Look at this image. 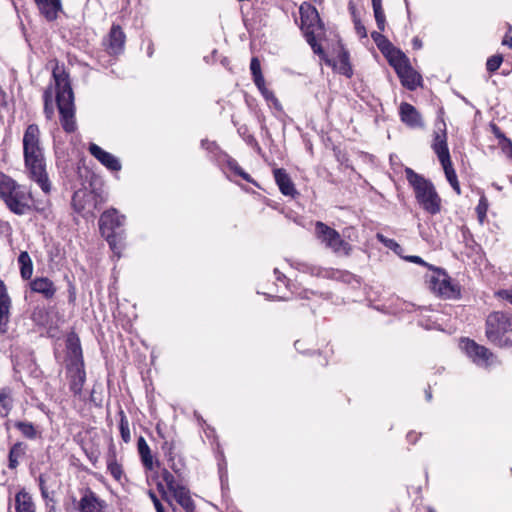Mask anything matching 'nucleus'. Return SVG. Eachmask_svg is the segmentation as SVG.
I'll return each mask as SVG.
<instances>
[{
  "label": "nucleus",
  "mask_w": 512,
  "mask_h": 512,
  "mask_svg": "<svg viewBox=\"0 0 512 512\" xmlns=\"http://www.w3.org/2000/svg\"><path fill=\"white\" fill-rule=\"evenodd\" d=\"M57 103L60 113V122L65 132L72 133L76 130L74 94L71 88L68 74L59 66L53 69V83L44 92V113L47 119L54 115L53 98Z\"/></svg>",
  "instance_id": "obj_1"
},
{
  "label": "nucleus",
  "mask_w": 512,
  "mask_h": 512,
  "mask_svg": "<svg viewBox=\"0 0 512 512\" xmlns=\"http://www.w3.org/2000/svg\"><path fill=\"white\" fill-rule=\"evenodd\" d=\"M23 153L30 178L45 194L50 193L51 184L47 177L43 149L40 145V130L36 124H30L24 132Z\"/></svg>",
  "instance_id": "obj_2"
},
{
  "label": "nucleus",
  "mask_w": 512,
  "mask_h": 512,
  "mask_svg": "<svg viewBox=\"0 0 512 512\" xmlns=\"http://www.w3.org/2000/svg\"><path fill=\"white\" fill-rule=\"evenodd\" d=\"M0 199L16 215H25L32 208V193L8 175L0 174Z\"/></svg>",
  "instance_id": "obj_3"
},
{
  "label": "nucleus",
  "mask_w": 512,
  "mask_h": 512,
  "mask_svg": "<svg viewBox=\"0 0 512 512\" xmlns=\"http://www.w3.org/2000/svg\"><path fill=\"white\" fill-rule=\"evenodd\" d=\"M405 175L420 207L432 215L439 213L442 201L433 183L411 168L405 169Z\"/></svg>",
  "instance_id": "obj_4"
},
{
  "label": "nucleus",
  "mask_w": 512,
  "mask_h": 512,
  "mask_svg": "<svg viewBox=\"0 0 512 512\" xmlns=\"http://www.w3.org/2000/svg\"><path fill=\"white\" fill-rule=\"evenodd\" d=\"M486 336L497 346H512V316L504 312L491 313L486 320Z\"/></svg>",
  "instance_id": "obj_5"
},
{
  "label": "nucleus",
  "mask_w": 512,
  "mask_h": 512,
  "mask_svg": "<svg viewBox=\"0 0 512 512\" xmlns=\"http://www.w3.org/2000/svg\"><path fill=\"white\" fill-rule=\"evenodd\" d=\"M315 234L316 237L325 244L326 247L333 250V252L345 256L350 255L352 250L351 246L341 238L340 234L335 229L322 222H317L315 225Z\"/></svg>",
  "instance_id": "obj_6"
},
{
  "label": "nucleus",
  "mask_w": 512,
  "mask_h": 512,
  "mask_svg": "<svg viewBox=\"0 0 512 512\" xmlns=\"http://www.w3.org/2000/svg\"><path fill=\"white\" fill-rule=\"evenodd\" d=\"M124 221L125 216L119 215L115 209L105 211L99 219V226L102 235L106 236L112 249H115L113 232L116 228L122 226Z\"/></svg>",
  "instance_id": "obj_7"
},
{
  "label": "nucleus",
  "mask_w": 512,
  "mask_h": 512,
  "mask_svg": "<svg viewBox=\"0 0 512 512\" xmlns=\"http://www.w3.org/2000/svg\"><path fill=\"white\" fill-rule=\"evenodd\" d=\"M107 503L90 488L81 490V497L76 504L79 512H107Z\"/></svg>",
  "instance_id": "obj_8"
},
{
  "label": "nucleus",
  "mask_w": 512,
  "mask_h": 512,
  "mask_svg": "<svg viewBox=\"0 0 512 512\" xmlns=\"http://www.w3.org/2000/svg\"><path fill=\"white\" fill-rule=\"evenodd\" d=\"M463 348L467 355L480 366H488L494 362L493 354L484 346L478 345L472 340H464Z\"/></svg>",
  "instance_id": "obj_9"
},
{
  "label": "nucleus",
  "mask_w": 512,
  "mask_h": 512,
  "mask_svg": "<svg viewBox=\"0 0 512 512\" xmlns=\"http://www.w3.org/2000/svg\"><path fill=\"white\" fill-rule=\"evenodd\" d=\"M90 154L95 157L102 165L111 171H119L121 169V163L111 153L103 150L100 146L95 143L89 145Z\"/></svg>",
  "instance_id": "obj_10"
},
{
  "label": "nucleus",
  "mask_w": 512,
  "mask_h": 512,
  "mask_svg": "<svg viewBox=\"0 0 512 512\" xmlns=\"http://www.w3.org/2000/svg\"><path fill=\"white\" fill-rule=\"evenodd\" d=\"M69 386L74 394H80L85 382V371L83 364L79 361L73 362L68 368Z\"/></svg>",
  "instance_id": "obj_11"
},
{
  "label": "nucleus",
  "mask_w": 512,
  "mask_h": 512,
  "mask_svg": "<svg viewBox=\"0 0 512 512\" xmlns=\"http://www.w3.org/2000/svg\"><path fill=\"white\" fill-rule=\"evenodd\" d=\"M430 288L438 295L446 298L454 297L457 293L446 274L433 276L430 280Z\"/></svg>",
  "instance_id": "obj_12"
},
{
  "label": "nucleus",
  "mask_w": 512,
  "mask_h": 512,
  "mask_svg": "<svg viewBox=\"0 0 512 512\" xmlns=\"http://www.w3.org/2000/svg\"><path fill=\"white\" fill-rule=\"evenodd\" d=\"M32 292L41 294L45 299H52L56 294V286L47 277H36L29 283Z\"/></svg>",
  "instance_id": "obj_13"
},
{
  "label": "nucleus",
  "mask_w": 512,
  "mask_h": 512,
  "mask_svg": "<svg viewBox=\"0 0 512 512\" xmlns=\"http://www.w3.org/2000/svg\"><path fill=\"white\" fill-rule=\"evenodd\" d=\"M11 308V299L7 293L6 286L3 281H0V331L6 332L7 324L9 322Z\"/></svg>",
  "instance_id": "obj_14"
},
{
  "label": "nucleus",
  "mask_w": 512,
  "mask_h": 512,
  "mask_svg": "<svg viewBox=\"0 0 512 512\" xmlns=\"http://www.w3.org/2000/svg\"><path fill=\"white\" fill-rule=\"evenodd\" d=\"M169 493L186 512L195 511V503L190 495L189 489L186 486H184L183 484H179Z\"/></svg>",
  "instance_id": "obj_15"
},
{
  "label": "nucleus",
  "mask_w": 512,
  "mask_h": 512,
  "mask_svg": "<svg viewBox=\"0 0 512 512\" xmlns=\"http://www.w3.org/2000/svg\"><path fill=\"white\" fill-rule=\"evenodd\" d=\"M432 149L437 155L439 161L450 159V153L447 145V135L444 129H439L434 132Z\"/></svg>",
  "instance_id": "obj_16"
},
{
  "label": "nucleus",
  "mask_w": 512,
  "mask_h": 512,
  "mask_svg": "<svg viewBox=\"0 0 512 512\" xmlns=\"http://www.w3.org/2000/svg\"><path fill=\"white\" fill-rule=\"evenodd\" d=\"M403 86L410 90H414L421 83V76L417 73L410 64H406L401 69L396 71Z\"/></svg>",
  "instance_id": "obj_17"
},
{
  "label": "nucleus",
  "mask_w": 512,
  "mask_h": 512,
  "mask_svg": "<svg viewBox=\"0 0 512 512\" xmlns=\"http://www.w3.org/2000/svg\"><path fill=\"white\" fill-rule=\"evenodd\" d=\"M302 26L314 29L320 22L318 11L311 4L304 2L299 8Z\"/></svg>",
  "instance_id": "obj_18"
},
{
  "label": "nucleus",
  "mask_w": 512,
  "mask_h": 512,
  "mask_svg": "<svg viewBox=\"0 0 512 512\" xmlns=\"http://www.w3.org/2000/svg\"><path fill=\"white\" fill-rule=\"evenodd\" d=\"M125 43V34L119 25H113L108 35L107 49L110 54H118Z\"/></svg>",
  "instance_id": "obj_19"
},
{
  "label": "nucleus",
  "mask_w": 512,
  "mask_h": 512,
  "mask_svg": "<svg viewBox=\"0 0 512 512\" xmlns=\"http://www.w3.org/2000/svg\"><path fill=\"white\" fill-rule=\"evenodd\" d=\"M40 13L48 20L53 21L62 10L60 0H35Z\"/></svg>",
  "instance_id": "obj_20"
},
{
  "label": "nucleus",
  "mask_w": 512,
  "mask_h": 512,
  "mask_svg": "<svg viewBox=\"0 0 512 512\" xmlns=\"http://www.w3.org/2000/svg\"><path fill=\"white\" fill-rule=\"evenodd\" d=\"M14 502L16 512H36L33 498L25 489H21L16 493Z\"/></svg>",
  "instance_id": "obj_21"
},
{
  "label": "nucleus",
  "mask_w": 512,
  "mask_h": 512,
  "mask_svg": "<svg viewBox=\"0 0 512 512\" xmlns=\"http://www.w3.org/2000/svg\"><path fill=\"white\" fill-rule=\"evenodd\" d=\"M401 120L410 127H420L422 125L421 117L418 111L408 103L400 105Z\"/></svg>",
  "instance_id": "obj_22"
},
{
  "label": "nucleus",
  "mask_w": 512,
  "mask_h": 512,
  "mask_svg": "<svg viewBox=\"0 0 512 512\" xmlns=\"http://www.w3.org/2000/svg\"><path fill=\"white\" fill-rule=\"evenodd\" d=\"M274 178L279 186L280 191L286 196H294L296 190L294 185L288 176V174L283 169H275L274 170Z\"/></svg>",
  "instance_id": "obj_23"
},
{
  "label": "nucleus",
  "mask_w": 512,
  "mask_h": 512,
  "mask_svg": "<svg viewBox=\"0 0 512 512\" xmlns=\"http://www.w3.org/2000/svg\"><path fill=\"white\" fill-rule=\"evenodd\" d=\"M383 54L387 58L390 65L394 67L395 71H398L403 66L409 63V60L406 57V55L399 49L395 48L393 45Z\"/></svg>",
  "instance_id": "obj_24"
},
{
  "label": "nucleus",
  "mask_w": 512,
  "mask_h": 512,
  "mask_svg": "<svg viewBox=\"0 0 512 512\" xmlns=\"http://www.w3.org/2000/svg\"><path fill=\"white\" fill-rule=\"evenodd\" d=\"M441 163V166L444 170V173H445V177L447 179V181L450 183V185L452 186L453 190L458 194L460 195L461 194V189H460V185H459V182H458V179H457V175H456V172L453 168V165H452V161H451V158L450 159H446L445 161H440Z\"/></svg>",
  "instance_id": "obj_25"
},
{
  "label": "nucleus",
  "mask_w": 512,
  "mask_h": 512,
  "mask_svg": "<svg viewBox=\"0 0 512 512\" xmlns=\"http://www.w3.org/2000/svg\"><path fill=\"white\" fill-rule=\"evenodd\" d=\"M18 263L20 266V274L24 280L31 278L33 274V263L28 252L23 251L18 257Z\"/></svg>",
  "instance_id": "obj_26"
},
{
  "label": "nucleus",
  "mask_w": 512,
  "mask_h": 512,
  "mask_svg": "<svg viewBox=\"0 0 512 512\" xmlns=\"http://www.w3.org/2000/svg\"><path fill=\"white\" fill-rule=\"evenodd\" d=\"M26 453V445L22 442L15 443L9 451V468L15 469L19 464V459Z\"/></svg>",
  "instance_id": "obj_27"
},
{
  "label": "nucleus",
  "mask_w": 512,
  "mask_h": 512,
  "mask_svg": "<svg viewBox=\"0 0 512 512\" xmlns=\"http://www.w3.org/2000/svg\"><path fill=\"white\" fill-rule=\"evenodd\" d=\"M137 446L143 465L151 470L153 468V458L146 440L143 437H139Z\"/></svg>",
  "instance_id": "obj_28"
},
{
  "label": "nucleus",
  "mask_w": 512,
  "mask_h": 512,
  "mask_svg": "<svg viewBox=\"0 0 512 512\" xmlns=\"http://www.w3.org/2000/svg\"><path fill=\"white\" fill-rule=\"evenodd\" d=\"M14 426H15V428H17L20 431V433L24 437H26L28 439H35L38 435L37 429L30 422L17 421V422H15Z\"/></svg>",
  "instance_id": "obj_29"
},
{
  "label": "nucleus",
  "mask_w": 512,
  "mask_h": 512,
  "mask_svg": "<svg viewBox=\"0 0 512 512\" xmlns=\"http://www.w3.org/2000/svg\"><path fill=\"white\" fill-rule=\"evenodd\" d=\"M107 469L115 480L120 481L122 479V466L117 462L116 457L114 455L108 458Z\"/></svg>",
  "instance_id": "obj_30"
},
{
  "label": "nucleus",
  "mask_w": 512,
  "mask_h": 512,
  "mask_svg": "<svg viewBox=\"0 0 512 512\" xmlns=\"http://www.w3.org/2000/svg\"><path fill=\"white\" fill-rule=\"evenodd\" d=\"M250 70H251L255 85H262L263 81H264V77L261 72L260 61L258 60V58L253 57L251 59Z\"/></svg>",
  "instance_id": "obj_31"
},
{
  "label": "nucleus",
  "mask_w": 512,
  "mask_h": 512,
  "mask_svg": "<svg viewBox=\"0 0 512 512\" xmlns=\"http://www.w3.org/2000/svg\"><path fill=\"white\" fill-rule=\"evenodd\" d=\"M12 408V398L6 391L0 393V416L5 417L8 415Z\"/></svg>",
  "instance_id": "obj_32"
},
{
  "label": "nucleus",
  "mask_w": 512,
  "mask_h": 512,
  "mask_svg": "<svg viewBox=\"0 0 512 512\" xmlns=\"http://www.w3.org/2000/svg\"><path fill=\"white\" fill-rule=\"evenodd\" d=\"M371 37L382 53L392 46V43L381 32L373 31Z\"/></svg>",
  "instance_id": "obj_33"
},
{
  "label": "nucleus",
  "mask_w": 512,
  "mask_h": 512,
  "mask_svg": "<svg viewBox=\"0 0 512 512\" xmlns=\"http://www.w3.org/2000/svg\"><path fill=\"white\" fill-rule=\"evenodd\" d=\"M120 433L123 441L128 443L131 439L129 422L123 411L120 412Z\"/></svg>",
  "instance_id": "obj_34"
},
{
  "label": "nucleus",
  "mask_w": 512,
  "mask_h": 512,
  "mask_svg": "<svg viewBox=\"0 0 512 512\" xmlns=\"http://www.w3.org/2000/svg\"><path fill=\"white\" fill-rule=\"evenodd\" d=\"M161 478L165 482L169 492L180 484L175 480V477L167 469H163L161 472Z\"/></svg>",
  "instance_id": "obj_35"
},
{
  "label": "nucleus",
  "mask_w": 512,
  "mask_h": 512,
  "mask_svg": "<svg viewBox=\"0 0 512 512\" xmlns=\"http://www.w3.org/2000/svg\"><path fill=\"white\" fill-rule=\"evenodd\" d=\"M257 88L260 90L261 94L264 96V98L267 100V101H270L273 103V105L276 107V108H280V103L278 101V99L275 97V95L273 94L272 91L268 90L266 87H265V81H263V84L262 85H256Z\"/></svg>",
  "instance_id": "obj_36"
},
{
  "label": "nucleus",
  "mask_w": 512,
  "mask_h": 512,
  "mask_svg": "<svg viewBox=\"0 0 512 512\" xmlns=\"http://www.w3.org/2000/svg\"><path fill=\"white\" fill-rule=\"evenodd\" d=\"M503 62V57L501 55H494L488 58L486 63V68L489 72H495L499 69L500 65Z\"/></svg>",
  "instance_id": "obj_37"
},
{
  "label": "nucleus",
  "mask_w": 512,
  "mask_h": 512,
  "mask_svg": "<svg viewBox=\"0 0 512 512\" xmlns=\"http://www.w3.org/2000/svg\"><path fill=\"white\" fill-rule=\"evenodd\" d=\"M339 60H340V68H339V71L346 75L347 77H350L352 75V69L348 63V55L346 52H343L340 56H339Z\"/></svg>",
  "instance_id": "obj_38"
},
{
  "label": "nucleus",
  "mask_w": 512,
  "mask_h": 512,
  "mask_svg": "<svg viewBox=\"0 0 512 512\" xmlns=\"http://www.w3.org/2000/svg\"><path fill=\"white\" fill-rule=\"evenodd\" d=\"M373 12H374V17H375V21H376L378 29L381 32L384 31L385 26H386V17H385L384 9L383 8L374 9Z\"/></svg>",
  "instance_id": "obj_39"
},
{
  "label": "nucleus",
  "mask_w": 512,
  "mask_h": 512,
  "mask_svg": "<svg viewBox=\"0 0 512 512\" xmlns=\"http://www.w3.org/2000/svg\"><path fill=\"white\" fill-rule=\"evenodd\" d=\"M377 239L382 243L384 244L387 248L395 251L398 253V250L401 249L400 245L393 239H389L387 237H385L383 234H380L378 233L377 234Z\"/></svg>",
  "instance_id": "obj_40"
},
{
  "label": "nucleus",
  "mask_w": 512,
  "mask_h": 512,
  "mask_svg": "<svg viewBox=\"0 0 512 512\" xmlns=\"http://www.w3.org/2000/svg\"><path fill=\"white\" fill-rule=\"evenodd\" d=\"M487 210H488L487 199L485 197H481L480 200H479V203H478V205L476 207V212H477L478 218H479V220L481 222L485 218Z\"/></svg>",
  "instance_id": "obj_41"
},
{
  "label": "nucleus",
  "mask_w": 512,
  "mask_h": 512,
  "mask_svg": "<svg viewBox=\"0 0 512 512\" xmlns=\"http://www.w3.org/2000/svg\"><path fill=\"white\" fill-rule=\"evenodd\" d=\"M229 166L236 174L241 176L244 180L252 182L250 175L247 174L235 161L229 162Z\"/></svg>",
  "instance_id": "obj_42"
},
{
  "label": "nucleus",
  "mask_w": 512,
  "mask_h": 512,
  "mask_svg": "<svg viewBox=\"0 0 512 512\" xmlns=\"http://www.w3.org/2000/svg\"><path fill=\"white\" fill-rule=\"evenodd\" d=\"M354 26H355V30H356V33L362 37V38H365L367 37V31H366V28L365 26L363 25V23L361 22V20L357 17H354Z\"/></svg>",
  "instance_id": "obj_43"
},
{
  "label": "nucleus",
  "mask_w": 512,
  "mask_h": 512,
  "mask_svg": "<svg viewBox=\"0 0 512 512\" xmlns=\"http://www.w3.org/2000/svg\"><path fill=\"white\" fill-rule=\"evenodd\" d=\"M500 145L502 150L512 158V141L508 138H504V140L500 141Z\"/></svg>",
  "instance_id": "obj_44"
},
{
  "label": "nucleus",
  "mask_w": 512,
  "mask_h": 512,
  "mask_svg": "<svg viewBox=\"0 0 512 512\" xmlns=\"http://www.w3.org/2000/svg\"><path fill=\"white\" fill-rule=\"evenodd\" d=\"M157 488H158V491L160 492L161 494V497L164 501H166L170 506H173L172 504V501H171V497L169 495V491L168 490H165L164 488V485L162 483H158L157 484Z\"/></svg>",
  "instance_id": "obj_45"
},
{
  "label": "nucleus",
  "mask_w": 512,
  "mask_h": 512,
  "mask_svg": "<svg viewBox=\"0 0 512 512\" xmlns=\"http://www.w3.org/2000/svg\"><path fill=\"white\" fill-rule=\"evenodd\" d=\"M38 481H39V488H40L42 497L45 498V499H48L49 498V492H48V489H47V487L45 485V479H44L43 475L39 476Z\"/></svg>",
  "instance_id": "obj_46"
},
{
  "label": "nucleus",
  "mask_w": 512,
  "mask_h": 512,
  "mask_svg": "<svg viewBox=\"0 0 512 512\" xmlns=\"http://www.w3.org/2000/svg\"><path fill=\"white\" fill-rule=\"evenodd\" d=\"M307 40H308L309 44L311 45V47H312V49H313V51H314L315 53H317V54H319V55H320V54H323V50H322L321 46H320V45H318V44L315 42V39H314V37H313V36L308 35V36H307Z\"/></svg>",
  "instance_id": "obj_47"
},
{
  "label": "nucleus",
  "mask_w": 512,
  "mask_h": 512,
  "mask_svg": "<svg viewBox=\"0 0 512 512\" xmlns=\"http://www.w3.org/2000/svg\"><path fill=\"white\" fill-rule=\"evenodd\" d=\"M80 195H81V192H76L73 196V205L74 207L78 210V211H81L82 209H84V207L82 206H78V199L80 198Z\"/></svg>",
  "instance_id": "obj_48"
},
{
  "label": "nucleus",
  "mask_w": 512,
  "mask_h": 512,
  "mask_svg": "<svg viewBox=\"0 0 512 512\" xmlns=\"http://www.w3.org/2000/svg\"><path fill=\"white\" fill-rule=\"evenodd\" d=\"M492 129H493V132L495 134V136L501 141V140H504L505 135L500 131V129L496 126V125H493L492 126Z\"/></svg>",
  "instance_id": "obj_49"
},
{
  "label": "nucleus",
  "mask_w": 512,
  "mask_h": 512,
  "mask_svg": "<svg viewBox=\"0 0 512 512\" xmlns=\"http://www.w3.org/2000/svg\"><path fill=\"white\" fill-rule=\"evenodd\" d=\"M502 44L512 49V37L506 34L502 40Z\"/></svg>",
  "instance_id": "obj_50"
},
{
  "label": "nucleus",
  "mask_w": 512,
  "mask_h": 512,
  "mask_svg": "<svg viewBox=\"0 0 512 512\" xmlns=\"http://www.w3.org/2000/svg\"><path fill=\"white\" fill-rule=\"evenodd\" d=\"M407 259L413 263L424 264V261L419 256H409Z\"/></svg>",
  "instance_id": "obj_51"
},
{
  "label": "nucleus",
  "mask_w": 512,
  "mask_h": 512,
  "mask_svg": "<svg viewBox=\"0 0 512 512\" xmlns=\"http://www.w3.org/2000/svg\"><path fill=\"white\" fill-rule=\"evenodd\" d=\"M412 44H413V47L415 49H420L422 47V42L419 38L415 37L413 40H412Z\"/></svg>",
  "instance_id": "obj_52"
},
{
  "label": "nucleus",
  "mask_w": 512,
  "mask_h": 512,
  "mask_svg": "<svg viewBox=\"0 0 512 512\" xmlns=\"http://www.w3.org/2000/svg\"><path fill=\"white\" fill-rule=\"evenodd\" d=\"M372 7L374 9L383 8L382 7V0H372Z\"/></svg>",
  "instance_id": "obj_53"
},
{
  "label": "nucleus",
  "mask_w": 512,
  "mask_h": 512,
  "mask_svg": "<svg viewBox=\"0 0 512 512\" xmlns=\"http://www.w3.org/2000/svg\"><path fill=\"white\" fill-rule=\"evenodd\" d=\"M501 295L505 297L507 300H509L510 303H512V291H503Z\"/></svg>",
  "instance_id": "obj_54"
},
{
  "label": "nucleus",
  "mask_w": 512,
  "mask_h": 512,
  "mask_svg": "<svg viewBox=\"0 0 512 512\" xmlns=\"http://www.w3.org/2000/svg\"><path fill=\"white\" fill-rule=\"evenodd\" d=\"M148 495H149L150 499L152 500L153 504L159 502V499L157 498L156 494L153 491L150 490L148 492Z\"/></svg>",
  "instance_id": "obj_55"
},
{
  "label": "nucleus",
  "mask_w": 512,
  "mask_h": 512,
  "mask_svg": "<svg viewBox=\"0 0 512 512\" xmlns=\"http://www.w3.org/2000/svg\"><path fill=\"white\" fill-rule=\"evenodd\" d=\"M154 507H155V509H156V511H157V512H165V511H164V507H163V505L161 504V502H160V501H159V502H157V503H155V504H154Z\"/></svg>",
  "instance_id": "obj_56"
},
{
  "label": "nucleus",
  "mask_w": 512,
  "mask_h": 512,
  "mask_svg": "<svg viewBox=\"0 0 512 512\" xmlns=\"http://www.w3.org/2000/svg\"><path fill=\"white\" fill-rule=\"evenodd\" d=\"M47 512H56V507H55V505H51V506H49V508H48V511H47Z\"/></svg>",
  "instance_id": "obj_57"
},
{
  "label": "nucleus",
  "mask_w": 512,
  "mask_h": 512,
  "mask_svg": "<svg viewBox=\"0 0 512 512\" xmlns=\"http://www.w3.org/2000/svg\"><path fill=\"white\" fill-rule=\"evenodd\" d=\"M426 397H427L428 400L431 399L432 396H431V392L430 391H426Z\"/></svg>",
  "instance_id": "obj_58"
},
{
  "label": "nucleus",
  "mask_w": 512,
  "mask_h": 512,
  "mask_svg": "<svg viewBox=\"0 0 512 512\" xmlns=\"http://www.w3.org/2000/svg\"><path fill=\"white\" fill-rule=\"evenodd\" d=\"M316 3H321L323 0H313Z\"/></svg>",
  "instance_id": "obj_59"
}]
</instances>
